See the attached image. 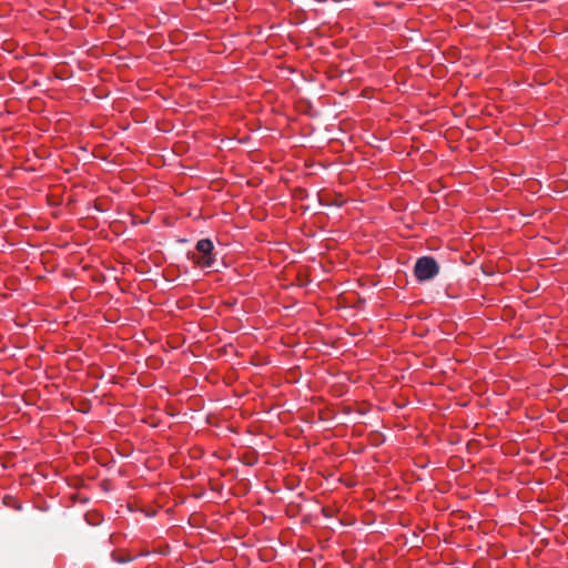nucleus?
<instances>
[{
    "instance_id": "423d86ee",
    "label": "nucleus",
    "mask_w": 568,
    "mask_h": 568,
    "mask_svg": "<svg viewBox=\"0 0 568 568\" xmlns=\"http://www.w3.org/2000/svg\"><path fill=\"white\" fill-rule=\"evenodd\" d=\"M12 43L8 40V39H2V47H1V50H2V60L4 59V55L3 53H8V54H12L13 53V48H12Z\"/></svg>"
},
{
    "instance_id": "f03ea898",
    "label": "nucleus",
    "mask_w": 568,
    "mask_h": 568,
    "mask_svg": "<svg viewBox=\"0 0 568 568\" xmlns=\"http://www.w3.org/2000/svg\"><path fill=\"white\" fill-rule=\"evenodd\" d=\"M439 273V264L435 257L425 255L416 260L414 265V275L418 282L433 280Z\"/></svg>"
},
{
    "instance_id": "f257e3e1",
    "label": "nucleus",
    "mask_w": 568,
    "mask_h": 568,
    "mask_svg": "<svg viewBox=\"0 0 568 568\" xmlns=\"http://www.w3.org/2000/svg\"><path fill=\"white\" fill-rule=\"evenodd\" d=\"M187 260L202 268L213 267L216 261L215 246L211 239H201L196 242L194 251H189Z\"/></svg>"
},
{
    "instance_id": "4468645a",
    "label": "nucleus",
    "mask_w": 568,
    "mask_h": 568,
    "mask_svg": "<svg viewBox=\"0 0 568 568\" xmlns=\"http://www.w3.org/2000/svg\"><path fill=\"white\" fill-rule=\"evenodd\" d=\"M2 355L6 353V348L2 346L1 348Z\"/></svg>"
},
{
    "instance_id": "f8f14e48",
    "label": "nucleus",
    "mask_w": 568,
    "mask_h": 568,
    "mask_svg": "<svg viewBox=\"0 0 568 568\" xmlns=\"http://www.w3.org/2000/svg\"><path fill=\"white\" fill-rule=\"evenodd\" d=\"M1 396H2V397L9 396L8 394H6V392H4V389H3V388H2Z\"/></svg>"
},
{
    "instance_id": "20e7f679",
    "label": "nucleus",
    "mask_w": 568,
    "mask_h": 568,
    "mask_svg": "<svg viewBox=\"0 0 568 568\" xmlns=\"http://www.w3.org/2000/svg\"><path fill=\"white\" fill-rule=\"evenodd\" d=\"M258 460L257 454L255 452L253 453H246L242 457L243 464L247 466H254Z\"/></svg>"
},
{
    "instance_id": "7ed1b4c3",
    "label": "nucleus",
    "mask_w": 568,
    "mask_h": 568,
    "mask_svg": "<svg viewBox=\"0 0 568 568\" xmlns=\"http://www.w3.org/2000/svg\"><path fill=\"white\" fill-rule=\"evenodd\" d=\"M2 505L6 507H10L14 510H21L22 504L13 496L11 495H3L2 496Z\"/></svg>"
},
{
    "instance_id": "9b49d317",
    "label": "nucleus",
    "mask_w": 568,
    "mask_h": 568,
    "mask_svg": "<svg viewBox=\"0 0 568 568\" xmlns=\"http://www.w3.org/2000/svg\"><path fill=\"white\" fill-rule=\"evenodd\" d=\"M6 223H7V220H4V219L2 217V224H1V227H2V229H3V227H6Z\"/></svg>"
},
{
    "instance_id": "ddd939ff",
    "label": "nucleus",
    "mask_w": 568,
    "mask_h": 568,
    "mask_svg": "<svg viewBox=\"0 0 568 568\" xmlns=\"http://www.w3.org/2000/svg\"><path fill=\"white\" fill-rule=\"evenodd\" d=\"M1 81H2V89H3V88H4V85H6V84L3 83V81H4V77H3V75H2V78H1Z\"/></svg>"
},
{
    "instance_id": "1a4fd4ad",
    "label": "nucleus",
    "mask_w": 568,
    "mask_h": 568,
    "mask_svg": "<svg viewBox=\"0 0 568 568\" xmlns=\"http://www.w3.org/2000/svg\"><path fill=\"white\" fill-rule=\"evenodd\" d=\"M322 513L325 517H331V514L328 513V510L326 508H323L322 509Z\"/></svg>"
},
{
    "instance_id": "6e6552de",
    "label": "nucleus",
    "mask_w": 568,
    "mask_h": 568,
    "mask_svg": "<svg viewBox=\"0 0 568 568\" xmlns=\"http://www.w3.org/2000/svg\"><path fill=\"white\" fill-rule=\"evenodd\" d=\"M4 202H6V200H4V197L2 196V200H1L2 206H7V207H9V209H11V210H12V209H14L16 206H18V204H17V203H14V204H6Z\"/></svg>"
},
{
    "instance_id": "39448f33",
    "label": "nucleus",
    "mask_w": 568,
    "mask_h": 568,
    "mask_svg": "<svg viewBox=\"0 0 568 568\" xmlns=\"http://www.w3.org/2000/svg\"><path fill=\"white\" fill-rule=\"evenodd\" d=\"M111 558H112L113 561H115L118 564H126V562H130V561H132L134 559L132 556L119 555L115 551L111 552Z\"/></svg>"
},
{
    "instance_id": "9d476101",
    "label": "nucleus",
    "mask_w": 568,
    "mask_h": 568,
    "mask_svg": "<svg viewBox=\"0 0 568 568\" xmlns=\"http://www.w3.org/2000/svg\"><path fill=\"white\" fill-rule=\"evenodd\" d=\"M1 467H2V468H7V467H8V465L6 464L4 458H3V457H2V464H1Z\"/></svg>"
},
{
    "instance_id": "0eeeda50",
    "label": "nucleus",
    "mask_w": 568,
    "mask_h": 568,
    "mask_svg": "<svg viewBox=\"0 0 568 568\" xmlns=\"http://www.w3.org/2000/svg\"><path fill=\"white\" fill-rule=\"evenodd\" d=\"M2 144H14L13 138L8 136L4 134V129L2 128V138H1Z\"/></svg>"
}]
</instances>
